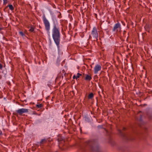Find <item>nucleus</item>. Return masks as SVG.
Returning a JSON list of instances; mask_svg holds the SVG:
<instances>
[{
    "instance_id": "21",
    "label": "nucleus",
    "mask_w": 152,
    "mask_h": 152,
    "mask_svg": "<svg viewBox=\"0 0 152 152\" xmlns=\"http://www.w3.org/2000/svg\"><path fill=\"white\" fill-rule=\"evenodd\" d=\"M126 31H124L123 32V35L124 36V35L126 34Z\"/></svg>"
},
{
    "instance_id": "23",
    "label": "nucleus",
    "mask_w": 152,
    "mask_h": 152,
    "mask_svg": "<svg viewBox=\"0 0 152 152\" xmlns=\"http://www.w3.org/2000/svg\"><path fill=\"white\" fill-rule=\"evenodd\" d=\"M125 129H126V128L125 127H123V130H125Z\"/></svg>"
},
{
    "instance_id": "18",
    "label": "nucleus",
    "mask_w": 152,
    "mask_h": 152,
    "mask_svg": "<svg viewBox=\"0 0 152 152\" xmlns=\"http://www.w3.org/2000/svg\"><path fill=\"white\" fill-rule=\"evenodd\" d=\"M7 3V0H3L4 4H6Z\"/></svg>"
},
{
    "instance_id": "7",
    "label": "nucleus",
    "mask_w": 152,
    "mask_h": 152,
    "mask_svg": "<svg viewBox=\"0 0 152 152\" xmlns=\"http://www.w3.org/2000/svg\"><path fill=\"white\" fill-rule=\"evenodd\" d=\"M91 34L93 37L95 38L96 40H98V34L97 33V30L95 27L93 28Z\"/></svg>"
},
{
    "instance_id": "4",
    "label": "nucleus",
    "mask_w": 152,
    "mask_h": 152,
    "mask_svg": "<svg viewBox=\"0 0 152 152\" xmlns=\"http://www.w3.org/2000/svg\"><path fill=\"white\" fill-rule=\"evenodd\" d=\"M28 112V109L24 108L19 109L16 111V112L13 113L14 115L17 116L18 114L20 115H21L23 113H27Z\"/></svg>"
},
{
    "instance_id": "11",
    "label": "nucleus",
    "mask_w": 152,
    "mask_h": 152,
    "mask_svg": "<svg viewBox=\"0 0 152 152\" xmlns=\"http://www.w3.org/2000/svg\"><path fill=\"white\" fill-rule=\"evenodd\" d=\"M8 7H9V9L11 11H13L14 10V8L13 7V6L12 4L8 5H7V7H6V8Z\"/></svg>"
},
{
    "instance_id": "22",
    "label": "nucleus",
    "mask_w": 152,
    "mask_h": 152,
    "mask_svg": "<svg viewBox=\"0 0 152 152\" xmlns=\"http://www.w3.org/2000/svg\"><path fill=\"white\" fill-rule=\"evenodd\" d=\"M73 79H75V78L76 79V76L75 75H74L73 77Z\"/></svg>"
},
{
    "instance_id": "19",
    "label": "nucleus",
    "mask_w": 152,
    "mask_h": 152,
    "mask_svg": "<svg viewBox=\"0 0 152 152\" xmlns=\"http://www.w3.org/2000/svg\"><path fill=\"white\" fill-rule=\"evenodd\" d=\"M3 68V66L0 63V69H2Z\"/></svg>"
},
{
    "instance_id": "3",
    "label": "nucleus",
    "mask_w": 152,
    "mask_h": 152,
    "mask_svg": "<svg viewBox=\"0 0 152 152\" xmlns=\"http://www.w3.org/2000/svg\"><path fill=\"white\" fill-rule=\"evenodd\" d=\"M118 131L119 134L124 139L126 140H132L133 139L131 135L129 134H125L120 129H118Z\"/></svg>"
},
{
    "instance_id": "16",
    "label": "nucleus",
    "mask_w": 152,
    "mask_h": 152,
    "mask_svg": "<svg viewBox=\"0 0 152 152\" xmlns=\"http://www.w3.org/2000/svg\"><path fill=\"white\" fill-rule=\"evenodd\" d=\"M34 28L33 27H31V28L29 30V31L31 32H33L34 31Z\"/></svg>"
},
{
    "instance_id": "12",
    "label": "nucleus",
    "mask_w": 152,
    "mask_h": 152,
    "mask_svg": "<svg viewBox=\"0 0 152 152\" xmlns=\"http://www.w3.org/2000/svg\"><path fill=\"white\" fill-rule=\"evenodd\" d=\"M94 97V94L93 93H91L89 94L88 98L89 99H92Z\"/></svg>"
},
{
    "instance_id": "6",
    "label": "nucleus",
    "mask_w": 152,
    "mask_h": 152,
    "mask_svg": "<svg viewBox=\"0 0 152 152\" xmlns=\"http://www.w3.org/2000/svg\"><path fill=\"white\" fill-rule=\"evenodd\" d=\"M121 30V27L120 23L119 22L116 23L114 26L113 29V32H120Z\"/></svg>"
},
{
    "instance_id": "9",
    "label": "nucleus",
    "mask_w": 152,
    "mask_h": 152,
    "mask_svg": "<svg viewBox=\"0 0 152 152\" xmlns=\"http://www.w3.org/2000/svg\"><path fill=\"white\" fill-rule=\"evenodd\" d=\"M92 79L91 75H86V76L85 78V80L87 81H90Z\"/></svg>"
},
{
    "instance_id": "10",
    "label": "nucleus",
    "mask_w": 152,
    "mask_h": 152,
    "mask_svg": "<svg viewBox=\"0 0 152 152\" xmlns=\"http://www.w3.org/2000/svg\"><path fill=\"white\" fill-rule=\"evenodd\" d=\"M47 142V140L45 139H44L41 140V141L39 143L41 145L46 143Z\"/></svg>"
},
{
    "instance_id": "15",
    "label": "nucleus",
    "mask_w": 152,
    "mask_h": 152,
    "mask_svg": "<svg viewBox=\"0 0 152 152\" xmlns=\"http://www.w3.org/2000/svg\"><path fill=\"white\" fill-rule=\"evenodd\" d=\"M82 75V74L79 73H78L76 76V79H77V78H79L80 76Z\"/></svg>"
},
{
    "instance_id": "14",
    "label": "nucleus",
    "mask_w": 152,
    "mask_h": 152,
    "mask_svg": "<svg viewBox=\"0 0 152 152\" xmlns=\"http://www.w3.org/2000/svg\"><path fill=\"white\" fill-rule=\"evenodd\" d=\"M36 106L37 107L40 108L42 107H43V105L42 104H37Z\"/></svg>"
},
{
    "instance_id": "26",
    "label": "nucleus",
    "mask_w": 152,
    "mask_h": 152,
    "mask_svg": "<svg viewBox=\"0 0 152 152\" xmlns=\"http://www.w3.org/2000/svg\"><path fill=\"white\" fill-rule=\"evenodd\" d=\"M123 24L124 25H125V23H124Z\"/></svg>"
},
{
    "instance_id": "13",
    "label": "nucleus",
    "mask_w": 152,
    "mask_h": 152,
    "mask_svg": "<svg viewBox=\"0 0 152 152\" xmlns=\"http://www.w3.org/2000/svg\"><path fill=\"white\" fill-rule=\"evenodd\" d=\"M58 142H59L60 141H62L63 142H64V141H63V138L62 137H59L58 138Z\"/></svg>"
},
{
    "instance_id": "17",
    "label": "nucleus",
    "mask_w": 152,
    "mask_h": 152,
    "mask_svg": "<svg viewBox=\"0 0 152 152\" xmlns=\"http://www.w3.org/2000/svg\"><path fill=\"white\" fill-rule=\"evenodd\" d=\"M19 34L22 37L25 36V34L22 31H20L19 32Z\"/></svg>"
},
{
    "instance_id": "25",
    "label": "nucleus",
    "mask_w": 152,
    "mask_h": 152,
    "mask_svg": "<svg viewBox=\"0 0 152 152\" xmlns=\"http://www.w3.org/2000/svg\"><path fill=\"white\" fill-rule=\"evenodd\" d=\"M2 134V132L1 131H0V135L1 134Z\"/></svg>"
},
{
    "instance_id": "27",
    "label": "nucleus",
    "mask_w": 152,
    "mask_h": 152,
    "mask_svg": "<svg viewBox=\"0 0 152 152\" xmlns=\"http://www.w3.org/2000/svg\"><path fill=\"white\" fill-rule=\"evenodd\" d=\"M95 16H97V15L96 14H95Z\"/></svg>"
},
{
    "instance_id": "20",
    "label": "nucleus",
    "mask_w": 152,
    "mask_h": 152,
    "mask_svg": "<svg viewBox=\"0 0 152 152\" xmlns=\"http://www.w3.org/2000/svg\"><path fill=\"white\" fill-rule=\"evenodd\" d=\"M98 127L99 128H102V126H98Z\"/></svg>"
},
{
    "instance_id": "8",
    "label": "nucleus",
    "mask_w": 152,
    "mask_h": 152,
    "mask_svg": "<svg viewBox=\"0 0 152 152\" xmlns=\"http://www.w3.org/2000/svg\"><path fill=\"white\" fill-rule=\"evenodd\" d=\"M101 66L99 64H96L94 68V72L95 74H97L98 72L101 70Z\"/></svg>"
},
{
    "instance_id": "24",
    "label": "nucleus",
    "mask_w": 152,
    "mask_h": 152,
    "mask_svg": "<svg viewBox=\"0 0 152 152\" xmlns=\"http://www.w3.org/2000/svg\"><path fill=\"white\" fill-rule=\"evenodd\" d=\"M141 118L140 119V121H142V119H141L142 117H141Z\"/></svg>"
},
{
    "instance_id": "5",
    "label": "nucleus",
    "mask_w": 152,
    "mask_h": 152,
    "mask_svg": "<svg viewBox=\"0 0 152 152\" xmlns=\"http://www.w3.org/2000/svg\"><path fill=\"white\" fill-rule=\"evenodd\" d=\"M43 20L44 23L45 29L49 32L50 30V23L48 20L46 18L45 16H43Z\"/></svg>"
},
{
    "instance_id": "2",
    "label": "nucleus",
    "mask_w": 152,
    "mask_h": 152,
    "mask_svg": "<svg viewBox=\"0 0 152 152\" xmlns=\"http://www.w3.org/2000/svg\"><path fill=\"white\" fill-rule=\"evenodd\" d=\"M87 145L90 147L92 152H100L97 141L96 140H92L86 142Z\"/></svg>"
},
{
    "instance_id": "1",
    "label": "nucleus",
    "mask_w": 152,
    "mask_h": 152,
    "mask_svg": "<svg viewBox=\"0 0 152 152\" xmlns=\"http://www.w3.org/2000/svg\"><path fill=\"white\" fill-rule=\"evenodd\" d=\"M52 31V36L53 39L57 46L58 51H59L60 34V28L58 25L56 24H54Z\"/></svg>"
}]
</instances>
